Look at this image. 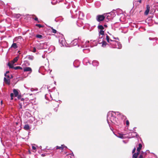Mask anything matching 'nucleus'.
<instances>
[{"label":"nucleus","mask_w":158,"mask_h":158,"mask_svg":"<svg viewBox=\"0 0 158 158\" xmlns=\"http://www.w3.org/2000/svg\"><path fill=\"white\" fill-rule=\"evenodd\" d=\"M115 115H117L118 117L121 119H125L126 118V117L125 116L119 112L110 111L107 114V122L112 130L110 127L111 124L118 125L120 123V120H118L117 118H116L115 117Z\"/></svg>","instance_id":"obj_1"},{"label":"nucleus","mask_w":158,"mask_h":158,"mask_svg":"<svg viewBox=\"0 0 158 158\" xmlns=\"http://www.w3.org/2000/svg\"><path fill=\"white\" fill-rule=\"evenodd\" d=\"M111 43H110V47L113 48H117L121 49L122 47L121 44L118 41L115 40H110Z\"/></svg>","instance_id":"obj_2"},{"label":"nucleus","mask_w":158,"mask_h":158,"mask_svg":"<svg viewBox=\"0 0 158 158\" xmlns=\"http://www.w3.org/2000/svg\"><path fill=\"white\" fill-rule=\"evenodd\" d=\"M96 19L97 21L98 22L103 21L105 19L104 14L102 15H97Z\"/></svg>","instance_id":"obj_3"},{"label":"nucleus","mask_w":158,"mask_h":158,"mask_svg":"<svg viewBox=\"0 0 158 158\" xmlns=\"http://www.w3.org/2000/svg\"><path fill=\"white\" fill-rule=\"evenodd\" d=\"M104 15L105 18L107 19V21L106 20V21H108L109 20L111 19L112 18L111 12L104 13Z\"/></svg>","instance_id":"obj_4"},{"label":"nucleus","mask_w":158,"mask_h":158,"mask_svg":"<svg viewBox=\"0 0 158 158\" xmlns=\"http://www.w3.org/2000/svg\"><path fill=\"white\" fill-rule=\"evenodd\" d=\"M19 100V105L20 106V108H22L23 107H25L26 105L24 104V99L23 98H21Z\"/></svg>","instance_id":"obj_5"},{"label":"nucleus","mask_w":158,"mask_h":158,"mask_svg":"<svg viewBox=\"0 0 158 158\" xmlns=\"http://www.w3.org/2000/svg\"><path fill=\"white\" fill-rule=\"evenodd\" d=\"M19 56H17L13 60L10 61V62H9L8 63V65L9 67V65H13L14 64L18 61L19 59Z\"/></svg>","instance_id":"obj_6"},{"label":"nucleus","mask_w":158,"mask_h":158,"mask_svg":"<svg viewBox=\"0 0 158 158\" xmlns=\"http://www.w3.org/2000/svg\"><path fill=\"white\" fill-rule=\"evenodd\" d=\"M59 41L61 47L64 46V45H65V41L64 39L63 38H60Z\"/></svg>","instance_id":"obj_7"},{"label":"nucleus","mask_w":158,"mask_h":158,"mask_svg":"<svg viewBox=\"0 0 158 158\" xmlns=\"http://www.w3.org/2000/svg\"><path fill=\"white\" fill-rule=\"evenodd\" d=\"M79 12V11L77 10H75L74 13H73V14H72V17L74 18H77L79 19L78 15Z\"/></svg>","instance_id":"obj_8"},{"label":"nucleus","mask_w":158,"mask_h":158,"mask_svg":"<svg viewBox=\"0 0 158 158\" xmlns=\"http://www.w3.org/2000/svg\"><path fill=\"white\" fill-rule=\"evenodd\" d=\"M153 17V15L152 14H151L150 15H149V26L152 25L154 22L152 19V18Z\"/></svg>","instance_id":"obj_9"},{"label":"nucleus","mask_w":158,"mask_h":158,"mask_svg":"<svg viewBox=\"0 0 158 158\" xmlns=\"http://www.w3.org/2000/svg\"><path fill=\"white\" fill-rule=\"evenodd\" d=\"M129 135L130 136V138L134 137L135 136L137 137L138 135L137 133L136 132H132L129 133Z\"/></svg>","instance_id":"obj_10"},{"label":"nucleus","mask_w":158,"mask_h":158,"mask_svg":"<svg viewBox=\"0 0 158 158\" xmlns=\"http://www.w3.org/2000/svg\"><path fill=\"white\" fill-rule=\"evenodd\" d=\"M78 40L76 39L73 40L71 42V45L72 46H74L77 45L78 44Z\"/></svg>","instance_id":"obj_11"},{"label":"nucleus","mask_w":158,"mask_h":158,"mask_svg":"<svg viewBox=\"0 0 158 158\" xmlns=\"http://www.w3.org/2000/svg\"><path fill=\"white\" fill-rule=\"evenodd\" d=\"M138 2L139 3H141V0H134L133 2V4L134 6H137L139 5V4H138Z\"/></svg>","instance_id":"obj_12"},{"label":"nucleus","mask_w":158,"mask_h":158,"mask_svg":"<svg viewBox=\"0 0 158 158\" xmlns=\"http://www.w3.org/2000/svg\"><path fill=\"white\" fill-rule=\"evenodd\" d=\"M9 67L10 68L13 69L15 70H17L18 69L22 70L23 69L20 66L14 67L13 65H9Z\"/></svg>","instance_id":"obj_13"},{"label":"nucleus","mask_w":158,"mask_h":158,"mask_svg":"<svg viewBox=\"0 0 158 158\" xmlns=\"http://www.w3.org/2000/svg\"><path fill=\"white\" fill-rule=\"evenodd\" d=\"M24 72H30V73H31L32 72L31 69L29 67H26L23 68Z\"/></svg>","instance_id":"obj_14"},{"label":"nucleus","mask_w":158,"mask_h":158,"mask_svg":"<svg viewBox=\"0 0 158 158\" xmlns=\"http://www.w3.org/2000/svg\"><path fill=\"white\" fill-rule=\"evenodd\" d=\"M7 78H6V77L4 78V81L7 84H9L10 83V81L9 77L8 75L7 76Z\"/></svg>","instance_id":"obj_15"},{"label":"nucleus","mask_w":158,"mask_h":158,"mask_svg":"<svg viewBox=\"0 0 158 158\" xmlns=\"http://www.w3.org/2000/svg\"><path fill=\"white\" fill-rule=\"evenodd\" d=\"M46 43H44L43 44H40L39 46H38V49H42L44 48V47L43 46L45 45H46Z\"/></svg>","instance_id":"obj_16"},{"label":"nucleus","mask_w":158,"mask_h":158,"mask_svg":"<svg viewBox=\"0 0 158 158\" xmlns=\"http://www.w3.org/2000/svg\"><path fill=\"white\" fill-rule=\"evenodd\" d=\"M79 18L80 19H82V18L84 17V14L81 11L78 12Z\"/></svg>","instance_id":"obj_17"},{"label":"nucleus","mask_w":158,"mask_h":158,"mask_svg":"<svg viewBox=\"0 0 158 158\" xmlns=\"http://www.w3.org/2000/svg\"><path fill=\"white\" fill-rule=\"evenodd\" d=\"M106 39L107 42L110 44V43H111V41L110 40H112L111 39H110V37L109 36H108L107 34H106Z\"/></svg>","instance_id":"obj_18"},{"label":"nucleus","mask_w":158,"mask_h":158,"mask_svg":"<svg viewBox=\"0 0 158 158\" xmlns=\"http://www.w3.org/2000/svg\"><path fill=\"white\" fill-rule=\"evenodd\" d=\"M92 64L94 66H97L99 64L98 62L96 60L93 61Z\"/></svg>","instance_id":"obj_19"},{"label":"nucleus","mask_w":158,"mask_h":158,"mask_svg":"<svg viewBox=\"0 0 158 158\" xmlns=\"http://www.w3.org/2000/svg\"><path fill=\"white\" fill-rule=\"evenodd\" d=\"M14 94L15 97H17L19 93L18 91L16 89H13Z\"/></svg>","instance_id":"obj_20"},{"label":"nucleus","mask_w":158,"mask_h":158,"mask_svg":"<svg viewBox=\"0 0 158 158\" xmlns=\"http://www.w3.org/2000/svg\"><path fill=\"white\" fill-rule=\"evenodd\" d=\"M98 28L100 30H105L104 27L102 25H99L98 27Z\"/></svg>","instance_id":"obj_21"},{"label":"nucleus","mask_w":158,"mask_h":158,"mask_svg":"<svg viewBox=\"0 0 158 158\" xmlns=\"http://www.w3.org/2000/svg\"><path fill=\"white\" fill-rule=\"evenodd\" d=\"M138 146L137 148V152H139L140 150L142 147V145L141 143H139L138 145Z\"/></svg>","instance_id":"obj_22"},{"label":"nucleus","mask_w":158,"mask_h":158,"mask_svg":"<svg viewBox=\"0 0 158 158\" xmlns=\"http://www.w3.org/2000/svg\"><path fill=\"white\" fill-rule=\"evenodd\" d=\"M102 43V47H105L107 45H108V44H107L106 43V42L104 40H103Z\"/></svg>","instance_id":"obj_23"},{"label":"nucleus","mask_w":158,"mask_h":158,"mask_svg":"<svg viewBox=\"0 0 158 158\" xmlns=\"http://www.w3.org/2000/svg\"><path fill=\"white\" fill-rule=\"evenodd\" d=\"M24 129L26 130H29L30 129L29 125L27 124L25 125L24 127Z\"/></svg>","instance_id":"obj_24"},{"label":"nucleus","mask_w":158,"mask_h":158,"mask_svg":"<svg viewBox=\"0 0 158 158\" xmlns=\"http://www.w3.org/2000/svg\"><path fill=\"white\" fill-rule=\"evenodd\" d=\"M139 152H137L136 153H135L133 155V158H137Z\"/></svg>","instance_id":"obj_25"},{"label":"nucleus","mask_w":158,"mask_h":158,"mask_svg":"<svg viewBox=\"0 0 158 158\" xmlns=\"http://www.w3.org/2000/svg\"><path fill=\"white\" fill-rule=\"evenodd\" d=\"M11 47L14 48V49L18 47L17 45V44L16 43H13L11 46Z\"/></svg>","instance_id":"obj_26"},{"label":"nucleus","mask_w":158,"mask_h":158,"mask_svg":"<svg viewBox=\"0 0 158 158\" xmlns=\"http://www.w3.org/2000/svg\"><path fill=\"white\" fill-rule=\"evenodd\" d=\"M63 145H61V146H56V149H60L61 150H63L64 148V147H63Z\"/></svg>","instance_id":"obj_27"},{"label":"nucleus","mask_w":158,"mask_h":158,"mask_svg":"<svg viewBox=\"0 0 158 158\" xmlns=\"http://www.w3.org/2000/svg\"><path fill=\"white\" fill-rule=\"evenodd\" d=\"M104 31L105 30H100L99 31V35H104Z\"/></svg>","instance_id":"obj_28"},{"label":"nucleus","mask_w":158,"mask_h":158,"mask_svg":"<svg viewBox=\"0 0 158 158\" xmlns=\"http://www.w3.org/2000/svg\"><path fill=\"white\" fill-rule=\"evenodd\" d=\"M89 41H86L85 42V46L84 44H81V47L83 48L86 47L88 46V44L89 43Z\"/></svg>","instance_id":"obj_29"},{"label":"nucleus","mask_w":158,"mask_h":158,"mask_svg":"<svg viewBox=\"0 0 158 158\" xmlns=\"http://www.w3.org/2000/svg\"><path fill=\"white\" fill-rule=\"evenodd\" d=\"M149 39L150 40H152V38L151 37H150L149 38ZM153 40H155L156 43L158 44V39L157 40L156 39V38H153Z\"/></svg>","instance_id":"obj_30"},{"label":"nucleus","mask_w":158,"mask_h":158,"mask_svg":"<svg viewBox=\"0 0 158 158\" xmlns=\"http://www.w3.org/2000/svg\"><path fill=\"white\" fill-rule=\"evenodd\" d=\"M147 9L145 12V14L147 15L148 14V5H147Z\"/></svg>","instance_id":"obj_31"},{"label":"nucleus","mask_w":158,"mask_h":158,"mask_svg":"<svg viewBox=\"0 0 158 158\" xmlns=\"http://www.w3.org/2000/svg\"><path fill=\"white\" fill-rule=\"evenodd\" d=\"M28 59L30 60H32L34 59V57L32 56H29Z\"/></svg>","instance_id":"obj_32"},{"label":"nucleus","mask_w":158,"mask_h":158,"mask_svg":"<svg viewBox=\"0 0 158 158\" xmlns=\"http://www.w3.org/2000/svg\"><path fill=\"white\" fill-rule=\"evenodd\" d=\"M145 155V152L143 153V154H141L140 155L139 158H143V156Z\"/></svg>","instance_id":"obj_33"},{"label":"nucleus","mask_w":158,"mask_h":158,"mask_svg":"<svg viewBox=\"0 0 158 158\" xmlns=\"http://www.w3.org/2000/svg\"><path fill=\"white\" fill-rule=\"evenodd\" d=\"M51 29L52 30V32L54 33H56V31L54 29L53 27H51Z\"/></svg>","instance_id":"obj_34"},{"label":"nucleus","mask_w":158,"mask_h":158,"mask_svg":"<svg viewBox=\"0 0 158 158\" xmlns=\"http://www.w3.org/2000/svg\"><path fill=\"white\" fill-rule=\"evenodd\" d=\"M36 37L38 38L42 39V36L40 35H36Z\"/></svg>","instance_id":"obj_35"},{"label":"nucleus","mask_w":158,"mask_h":158,"mask_svg":"<svg viewBox=\"0 0 158 158\" xmlns=\"http://www.w3.org/2000/svg\"><path fill=\"white\" fill-rule=\"evenodd\" d=\"M126 124L127 126H128L129 124V121L128 120H127L126 121Z\"/></svg>","instance_id":"obj_36"},{"label":"nucleus","mask_w":158,"mask_h":158,"mask_svg":"<svg viewBox=\"0 0 158 158\" xmlns=\"http://www.w3.org/2000/svg\"><path fill=\"white\" fill-rule=\"evenodd\" d=\"M36 26L39 28H41L42 27V26L40 24H36Z\"/></svg>","instance_id":"obj_37"},{"label":"nucleus","mask_w":158,"mask_h":158,"mask_svg":"<svg viewBox=\"0 0 158 158\" xmlns=\"http://www.w3.org/2000/svg\"><path fill=\"white\" fill-rule=\"evenodd\" d=\"M36 51V49L35 48H33L32 52H35Z\"/></svg>","instance_id":"obj_38"},{"label":"nucleus","mask_w":158,"mask_h":158,"mask_svg":"<svg viewBox=\"0 0 158 158\" xmlns=\"http://www.w3.org/2000/svg\"><path fill=\"white\" fill-rule=\"evenodd\" d=\"M17 97L18 98L19 100H20L21 98V95H18Z\"/></svg>","instance_id":"obj_39"},{"label":"nucleus","mask_w":158,"mask_h":158,"mask_svg":"<svg viewBox=\"0 0 158 158\" xmlns=\"http://www.w3.org/2000/svg\"><path fill=\"white\" fill-rule=\"evenodd\" d=\"M14 94L13 93H11L10 94V96L11 98L13 97L14 96Z\"/></svg>","instance_id":"obj_40"},{"label":"nucleus","mask_w":158,"mask_h":158,"mask_svg":"<svg viewBox=\"0 0 158 158\" xmlns=\"http://www.w3.org/2000/svg\"><path fill=\"white\" fill-rule=\"evenodd\" d=\"M135 148L132 150V153H134L135 152Z\"/></svg>","instance_id":"obj_41"},{"label":"nucleus","mask_w":158,"mask_h":158,"mask_svg":"<svg viewBox=\"0 0 158 158\" xmlns=\"http://www.w3.org/2000/svg\"><path fill=\"white\" fill-rule=\"evenodd\" d=\"M32 148L33 149H34V150L36 148V147L34 146H32Z\"/></svg>","instance_id":"obj_42"},{"label":"nucleus","mask_w":158,"mask_h":158,"mask_svg":"<svg viewBox=\"0 0 158 158\" xmlns=\"http://www.w3.org/2000/svg\"><path fill=\"white\" fill-rule=\"evenodd\" d=\"M34 20L35 21H38V18L37 17H35V18H34Z\"/></svg>","instance_id":"obj_43"},{"label":"nucleus","mask_w":158,"mask_h":158,"mask_svg":"<svg viewBox=\"0 0 158 158\" xmlns=\"http://www.w3.org/2000/svg\"><path fill=\"white\" fill-rule=\"evenodd\" d=\"M88 2H90L92 1V0H86Z\"/></svg>","instance_id":"obj_44"},{"label":"nucleus","mask_w":158,"mask_h":158,"mask_svg":"<svg viewBox=\"0 0 158 158\" xmlns=\"http://www.w3.org/2000/svg\"><path fill=\"white\" fill-rule=\"evenodd\" d=\"M119 137L123 139V135H121Z\"/></svg>","instance_id":"obj_45"},{"label":"nucleus","mask_w":158,"mask_h":158,"mask_svg":"<svg viewBox=\"0 0 158 158\" xmlns=\"http://www.w3.org/2000/svg\"><path fill=\"white\" fill-rule=\"evenodd\" d=\"M78 40H79L80 41H81V42H82V41H81V39H80L79 37V38H78Z\"/></svg>","instance_id":"obj_46"},{"label":"nucleus","mask_w":158,"mask_h":158,"mask_svg":"<svg viewBox=\"0 0 158 158\" xmlns=\"http://www.w3.org/2000/svg\"><path fill=\"white\" fill-rule=\"evenodd\" d=\"M104 27H107V25L106 24L104 25Z\"/></svg>","instance_id":"obj_47"},{"label":"nucleus","mask_w":158,"mask_h":158,"mask_svg":"<svg viewBox=\"0 0 158 158\" xmlns=\"http://www.w3.org/2000/svg\"><path fill=\"white\" fill-rule=\"evenodd\" d=\"M100 4V3H99V2H97V3H96V4Z\"/></svg>","instance_id":"obj_48"},{"label":"nucleus","mask_w":158,"mask_h":158,"mask_svg":"<svg viewBox=\"0 0 158 158\" xmlns=\"http://www.w3.org/2000/svg\"><path fill=\"white\" fill-rule=\"evenodd\" d=\"M9 73V71H6V73Z\"/></svg>","instance_id":"obj_49"},{"label":"nucleus","mask_w":158,"mask_h":158,"mask_svg":"<svg viewBox=\"0 0 158 158\" xmlns=\"http://www.w3.org/2000/svg\"><path fill=\"white\" fill-rule=\"evenodd\" d=\"M114 39H118V38H114Z\"/></svg>","instance_id":"obj_50"},{"label":"nucleus","mask_w":158,"mask_h":158,"mask_svg":"<svg viewBox=\"0 0 158 158\" xmlns=\"http://www.w3.org/2000/svg\"><path fill=\"white\" fill-rule=\"evenodd\" d=\"M11 100H12L13 99V97L11 98Z\"/></svg>","instance_id":"obj_51"},{"label":"nucleus","mask_w":158,"mask_h":158,"mask_svg":"<svg viewBox=\"0 0 158 158\" xmlns=\"http://www.w3.org/2000/svg\"><path fill=\"white\" fill-rule=\"evenodd\" d=\"M71 155H73V153H71Z\"/></svg>","instance_id":"obj_52"},{"label":"nucleus","mask_w":158,"mask_h":158,"mask_svg":"<svg viewBox=\"0 0 158 158\" xmlns=\"http://www.w3.org/2000/svg\"><path fill=\"white\" fill-rule=\"evenodd\" d=\"M5 76H6V73H5Z\"/></svg>","instance_id":"obj_53"},{"label":"nucleus","mask_w":158,"mask_h":158,"mask_svg":"<svg viewBox=\"0 0 158 158\" xmlns=\"http://www.w3.org/2000/svg\"><path fill=\"white\" fill-rule=\"evenodd\" d=\"M77 24H78L79 22H78V21H77Z\"/></svg>","instance_id":"obj_54"},{"label":"nucleus","mask_w":158,"mask_h":158,"mask_svg":"<svg viewBox=\"0 0 158 158\" xmlns=\"http://www.w3.org/2000/svg\"><path fill=\"white\" fill-rule=\"evenodd\" d=\"M42 57H43V58H44V56H42Z\"/></svg>","instance_id":"obj_55"},{"label":"nucleus","mask_w":158,"mask_h":158,"mask_svg":"<svg viewBox=\"0 0 158 158\" xmlns=\"http://www.w3.org/2000/svg\"><path fill=\"white\" fill-rule=\"evenodd\" d=\"M148 10H149V9H148Z\"/></svg>","instance_id":"obj_56"},{"label":"nucleus","mask_w":158,"mask_h":158,"mask_svg":"<svg viewBox=\"0 0 158 158\" xmlns=\"http://www.w3.org/2000/svg\"><path fill=\"white\" fill-rule=\"evenodd\" d=\"M77 25H78V26H80L79 25H78V24H77Z\"/></svg>","instance_id":"obj_57"},{"label":"nucleus","mask_w":158,"mask_h":158,"mask_svg":"<svg viewBox=\"0 0 158 158\" xmlns=\"http://www.w3.org/2000/svg\"><path fill=\"white\" fill-rule=\"evenodd\" d=\"M77 25H78V26H80L79 25H78V24H77Z\"/></svg>","instance_id":"obj_58"}]
</instances>
